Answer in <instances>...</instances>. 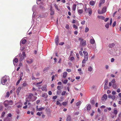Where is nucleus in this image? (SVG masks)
Returning a JSON list of instances; mask_svg holds the SVG:
<instances>
[{"instance_id": "nucleus-1", "label": "nucleus", "mask_w": 121, "mask_h": 121, "mask_svg": "<svg viewBox=\"0 0 121 121\" xmlns=\"http://www.w3.org/2000/svg\"><path fill=\"white\" fill-rule=\"evenodd\" d=\"M9 76H4L1 78V82L2 84L3 85H7L9 82Z\"/></svg>"}, {"instance_id": "nucleus-2", "label": "nucleus", "mask_w": 121, "mask_h": 121, "mask_svg": "<svg viewBox=\"0 0 121 121\" xmlns=\"http://www.w3.org/2000/svg\"><path fill=\"white\" fill-rule=\"evenodd\" d=\"M34 95L32 93H30L28 97L26 98L25 100L26 102H29L31 101Z\"/></svg>"}, {"instance_id": "nucleus-3", "label": "nucleus", "mask_w": 121, "mask_h": 121, "mask_svg": "<svg viewBox=\"0 0 121 121\" xmlns=\"http://www.w3.org/2000/svg\"><path fill=\"white\" fill-rule=\"evenodd\" d=\"M36 9V7L35 5H34L32 8V10L33 11V13L32 15V19L33 20V18L35 17V14H34V13L35 12V10Z\"/></svg>"}, {"instance_id": "nucleus-4", "label": "nucleus", "mask_w": 121, "mask_h": 121, "mask_svg": "<svg viewBox=\"0 0 121 121\" xmlns=\"http://www.w3.org/2000/svg\"><path fill=\"white\" fill-rule=\"evenodd\" d=\"M84 59L82 60V64H85L86 61H87L88 58V56H84Z\"/></svg>"}, {"instance_id": "nucleus-5", "label": "nucleus", "mask_w": 121, "mask_h": 121, "mask_svg": "<svg viewBox=\"0 0 121 121\" xmlns=\"http://www.w3.org/2000/svg\"><path fill=\"white\" fill-rule=\"evenodd\" d=\"M80 44L83 47L85 46L86 45V41L85 40H83L80 42Z\"/></svg>"}, {"instance_id": "nucleus-6", "label": "nucleus", "mask_w": 121, "mask_h": 121, "mask_svg": "<svg viewBox=\"0 0 121 121\" xmlns=\"http://www.w3.org/2000/svg\"><path fill=\"white\" fill-rule=\"evenodd\" d=\"M59 39V38H58V36H56V38L55 39V42L56 44L57 45H58V44Z\"/></svg>"}, {"instance_id": "nucleus-7", "label": "nucleus", "mask_w": 121, "mask_h": 121, "mask_svg": "<svg viewBox=\"0 0 121 121\" xmlns=\"http://www.w3.org/2000/svg\"><path fill=\"white\" fill-rule=\"evenodd\" d=\"M5 103H7L8 104L10 105H12L13 104V102L12 100H6L5 101Z\"/></svg>"}, {"instance_id": "nucleus-8", "label": "nucleus", "mask_w": 121, "mask_h": 121, "mask_svg": "<svg viewBox=\"0 0 121 121\" xmlns=\"http://www.w3.org/2000/svg\"><path fill=\"white\" fill-rule=\"evenodd\" d=\"M46 86L44 85L42 86L41 88V89L43 91H47L46 89Z\"/></svg>"}, {"instance_id": "nucleus-9", "label": "nucleus", "mask_w": 121, "mask_h": 121, "mask_svg": "<svg viewBox=\"0 0 121 121\" xmlns=\"http://www.w3.org/2000/svg\"><path fill=\"white\" fill-rule=\"evenodd\" d=\"M107 98V95L106 94H104L102 98V100H106Z\"/></svg>"}, {"instance_id": "nucleus-10", "label": "nucleus", "mask_w": 121, "mask_h": 121, "mask_svg": "<svg viewBox=\"0 0 121 121\" xmlns=\"http://www.w3.org/2000/svg\"><path fill=\"white\" fill-rule=\"evenodd\" d=\"M107 8L106 7H103L102 10V11L103 13H104L106 11Z\"/></svg>"}, {"instance_id": "nucleus-11", "label": "nucleus", "mask_w": 121, "mask_h": 121, "mask_svg": "<svg viewBox=\"0 0 121 121\" xmlns=\"http://www.w3.org/2000/svg\"><path fill=\"white\" fill-rule=\"evenodd\" d=\"M21 88L20 87H18L17 89V91H16V92L17 94V95H19V93L21 90Z\"/></svg>"}, {"instance_id": "nucleus-12", "label": "nucleus", "mask_w": 121, "mask_h": 121, "mask_svg": "<svg viewBox=\"0 0 121 121\" xmlns=\"http://www.w3.org/2000/svg\"><path fill=\"white\" fill-rule=\"evenodd\" d=\"M105 0H101L100 3L99 4V7H100L101 5L104 3L105 2Z\"/></svg>"}, {"instance_id": "nucleus-13", "label": "nucleus", "mask_w": 121, "mask_h": 121, "mask_svg": "<svg viewBox=\"0 0 121 121\" xmlns=\"http://www.w3.org/2000/svg\"><path fill=\"white\" fill-rule=\"evenodd\" d=\"M90 42L91 44H94L95 43V41L94 39L93 38L91 39L90 40Z\"/></svg>"}, {"instance_id": "nucleus-14", "label": "nucleus", "mask_w": 121, "mask_h": 121, "mask_svg": "<svg viewBox=\"0 0 121 121\" xmlns=\"http://www.w3.org/2000/svg\"><path fill=\"white\" fill-rule=\"evenodd\" d=\"M26 40L25 39H22L21 40L20 43H21V44L22 43L23 44H24L26 43Z\"/></svg>"}, {"instance_id": "nucleus-15", "label": "nucleus", "mask_w": 121, "mask_h": 121, "mask_svg": "<svg viewBox=\"0 0 121 121\" xmlns=\"http://www.w3.org/2000/svg\"><path fill=\"white\" fill-rule=\"evenodd\" d=\"M91 106L90 104L88 105L86 107V109L88 111L91 109Z\"/></svg>"}, {"instance_id": "nucleus-16", "label": "nucleus", "mask_w": 121, "mask_h": 121, "mask_svg": "<svg viewBox=\"0 0 121 121\" xmlns=\"http://www.w3.org/2000/svg\"><path fill=\"white\" fill-rule=\"evenodd\" d=\"M18 61V59L17 58H15L13 60V64L14 65H15V64H14V62L16 63H17V62Z\"/></svg>"}, {"instance_id": "nucleus-17", "label": "nucleus", "mask_w": 121, "mask_h": 121, "mask_svg": "<svg viewBox=\"0 0 121 121\" xmlns=\"http://www.w3.org/2000/svg\"><path fill=\"white\" fill-rule=\"evenodd\" d=\"M48 96V95L47 93H44L42 95V97L45 98H46Z\"/></svg>"}, {"instance_id": "nucleus-18", "label": "nucleus", "mask_w": 121, "mask_h": 121, "mask_svg": "<svg viewBox=\"0 0 121 121\" xmlns=\"http://www.w3.org/2000/svg\"><path fill=\"white\" fill-rule=\"evenodd\" d=\"M71 120V117L70 115H68L67 117V121H70Z\"/></svg>"}, {"instance_id": "nucleus-19", "label": "nucleus", "mask_w": 121, "mask_h": 121, "mask_svg": "<svg viewBox=\"0 0 121 121\" xmlns=\"http://www.w3.org/2000/svg\"><path fill=\"white\" fill-rule=\"evenodd\" d=\"M32 97V98L31 100V101H32L35 100L37 99V97L34 96V95H33Z\"/></svg>"}, {"instance_id": "nucleus-20", "label": "nucleus", "mask_w": 121, "mask_h": 121, "mask_svg": "<svg viewBox=\"0 0 121 121\" xmlns=\"http://www.w3.org/2000/svg\"><path fill=\"white\" fill-rule=\"evenodd\" d=\"M26 62L28 64H31L33 62V60L32 59H30L29 60H27Z\"/></svg>"}, {"instance_id": "nucleus-21", "label": "nucleus", "mask_w": 121, "mask_h": 121, "mask_svg": "<svg viewBox=\"0 0 121 121\" xmlns=\"http://www.w3.org/2000/svg\"><path fill=\"white\" fill-rule=\"evenodd\" d=\"M115 45V44L113 43H112L110 44H109L108 45L109 47V48H112Z\"/></svg>"}, {"instance_id": "nucleus-22", "label": "nucleus", "mask_w": 121, "mask_h": 121, "mask_svg": "<svg viewBox=\"0 0 121 121\" xmlns=\"http://www.w3.org/2000/svg\"><path fill=\"white\" fill-rule=\"evenodd\" d=\"M10 95V93L9 91H7L5 95V97H8Z\"/></svg>"}, {"instance_id": "nucleus-23", "label": "nucleus", "mask_w": 121, "mask_h": 121, "mask_svg": "<svg viewBox=\"0 0 121 121\" xmlns=\"http://www.w3.org/2000/svg\"><path fill=\"white\" fill-rule=\"evenodd\" d=\"M63 77L65 78L66 77L67 74V73L66 72H65L63 73Z\"/></svg>"}, {"instance_id": "nucleus-24", "label": "nucleus", "mask_w": 121, "mask_h": 121, "mask_svg": "<svg viewBox=\"0 0 121 121\" xmlns=\"http://www.w3.org/2000/svg\"><path fill=\"white\" fill-rule=\"evenodd\" d=\"M54 5L56 9L58 11H60V9L58 8V6L57 5L55 4H54Z\"/></svg>"}, {"instance_id": "nucleus-25", "label": "nucleus", "mask_w": 121, "mask_h": 121, "mask_svg": "<svg viewBox=\"0 0 121 121\" xmlns=\"http://www.w3.org/2000/svg\"><path fill=\"white\" fill-rule=\"evenodd\" d=\"M78 13L79 14H82L83 12V10L82 9H78Z\"/></svg>"}, {"instance_id": "nucleus-26", "label": "nucleus", "mask_w": 121, "mask_h": 121, "mask_svg": "<svg viewBox=\"0 0 121 121\" xmlns=\"http://www.w3.org/2000/svg\"><path fill=\"white\" fill-rule=\"evenodd\" d=\"M50 15H53L54 14V10H50Z\"/></svg>"}, {"instance_id": "nucleus-27", "label": "nucleus", "mask_w": 121, "mask_h": 121, "mask_svg": "<svg viewBox=\"0 0 121 121\" xmlns=\"http://www.w3.org/2000/svg\"><path fill=\"white\" fill-rule=\"evenodd\" d=\"M83 53L84 54V56H88V53L87 52L83 51Z\"/></svg>"}, {"instance_id": "nucleus-28", "label": "nucleus", "mask_w": 121, "mask_h": 121, "mask_svg": "<svg viewBox=\"0 0 121 121\" xmlns=\"http://www.w3.org/2000/svg\"><path fill=\"white\" fill-rule=\"evenodd\" d=\"M26 56V55L25 52H23L21 56L22 57H24V58L25 56Z\"/></svg>"}, {"instance_id": "nucleus-29", "label": "nucleus", "mask_w": 121, "mask_h": 121, "mask_svg": "<svg viewBox=\"0 0 121 121\" xmlns=\"http://www.w3.org/2000/svg\"><path fill=\"white\" fill-rule=\"evenodd\" d=\"M112 86L114 89H116L117 88V85L115 84H113Z\"/></svg>"}, {"instance_id": "nucleus-30", "label": "nucleus", "mask_w": 121, "mask_h": 121, "mask_svg": "<svg viewBox=\"0 0 121 121\" xmlns=\"http://www.w3.org/2000/svg\"><path fill=\"white\" fill-rule=\"evenodd\" d=\"M95 4V2L94 1H91L90 3V4L92 6H93Z\"/></svg>"}, {"instance_id": "nucleus-31", "label": "nucleus", "mask_w": 121, "mask_h": 121, "mask_svg": "<svg viewBox=\"0 0 121 121\" xmlns=\"http://www.w3.org/2000/svg\"><path fill=\"white\" fill-rule=\"evenodd\" d=\"M76 5L75 4H74L73 6V11H75L76 9Z\"/></svg>"}, {"instance_id": "nucleus-32", "label": "nucleus", "mask_w": 121, "mask_h": 121, "mask_svg": "<svg viewBox=\"0 0 121 121\" xmlns=\"http://www.w3.org/2000/svg\"><path fill=\"white\" fill-rule=\"evenodd\" d=\"M44 6H45V5L44 4H41L40 5V8L41 9H43Z\"/></svg>"}, {"instance_id": "nucleus-33", "label": "nucleus", "mask_w": 121, "mask_h": 121, "mask_svg": "<svg viewBox=\"0 0 121 121\" xmlns=\"http://www.w3.org/2000/svg\"><path fill=\"white\" fill-rule=\"evenodd\" d=\"M2 103H0V111H2L3 107L2 106Z\"/></svg>"}, {"instance_id": "nucleus-34", "label": "nucleus", "mask_w": 121, "mask_h": 121, "mask_svg": "<svg viewBox=\"0 0 121 121\" xmlns=\"http://www.w3.org/2000/svg\"><path fill=\"white\" fill-rule=\"evenodd\" d=\"M93 68L92 67L90 66L88 67V71L90 72H91L92 71Z\"/></svg>"}, {"instance_id": "nucleus-35", "label": "nucleus", "mask_w": 121, "mask_h": 121, "mask_svg": "<svg viewBox=\"0 0 121 121\" xmlns=\"http://www.w3.org/2000/svg\"><path fill=\"white\" fill-rule=\"evenodd\" d=\"M20 44L21 46L20 49L22 51L25 49V48L24 47H22V45H21V43H20Z\"/></svg>"}, {"instance_id": "nucleus-36", "label": "nucleus", "mask_w": 121, "mask_h": 121, "mask_svg": "<svg viewBox=\"0 0 121 121\" xmlns=\"http://www.w3.org/2000/svg\"><path fill=\"white\" fill-rule=\"evenodd\" d=\"M108 83H105L104 86V89L105 90H106L108 88L107 85Z\"/></svg>"}, {"instance_id": "nucleus-37", "label": "nucleus", "mask_w": 121, "mask_h": 121, "mask_svg": "<svg viewBox=\"0 0 121 121\" xmlns=\"http://www.w3.org/2000/svg\"><path fill=\"white\" fill-rule=\"evenodd\" d=\"M81 101H79L78 102L76 103V105L77 106H78L80 104Z\"/></svg>"}, {"instance_id": "nucleus-38", "label": "nucleus", "mask_w": 121, "mask_h": 121, "mask_svg": "<svg viewBox=\"0 0 121 121\" xmlns=\"http://www.w3.org/2000/svg\"><path fill=\"white\" fill-rule=\"evenodd\" d=\"M56 104L57 105H59V106L60 107L61 106V104L58 101H57L56 102Z\"/></svg>"}, {"instance_id": "nucleus-39", "label": "nucleus", "mask_w": 121, "mask_h": 121, "mask_svg": "<svg viewBox=\"0 0 121 121\" xmlns=\"http://www.w3.org/2000/svg\"><path fill=\"white\" fill-rule=\"evenodd\" d=\"M90 102L91 104H95V102L94 100L91 99L90 101Z\"/></svg>"}, {"instance_id": "nucleus-40", "label": "nucleus", "mask_w": 121, "mask_h": 121, "mask_svg": "<svg viewBox=\"0 0 121 121\" xmlns=\"http://www.w3.org/2000/svg\"><path fill=\"white\" fill-rule=\"evenodd\" d=\"M57 94V95H59L61 93V90H58L56 92Z\"/></svg>"}, {"instance_id": "nucleus-41", "label": "nucleus", "mask_w": 121, "mask_h": 121, "mask_svg": "<svg viewBox=\"0 0 121 121\" xmlns=\"http://www.w3.org/2000/svg\"><path fill=\"white\" fill-rule=\"evenodd\" d=\"M87 10L89 11V13L90 15L92 14V11L90 9H88Z\"/></svg>"}, {"instance_id": "nucleus-42", "label": "nucleus", "mask_w": 121, "mask_h": 121, "mask_svg": "<svg viewBox=\"0 0 121 121\" xmlns=\"http://www.w3.org/2000/svg\"><path fill=\"white\" fill-rule=\"evenodd\" d=\"M70 60L72 61H73L74 60V58L73 57H72L70 58Z\"/></svg>"}, {"instance_id": "nucleus-43", "label": "nucleus", "mask_w": 121, "mask_h": 121, "mask_svg": "<svg viewBox=\"0 0 121 121\" xmlns=\"http://www.w3.org/2000/svg\"><path fill=\"white\" fill-rule=\"evenodd\" d=\"M89 30V29L88 28V27H86V28H85V32L86 33L87 32H88V31Z\"/></svg>"}, {"instance_id": "nucleus-44", "label": "nucleus", "mask_w": 121, "mask_h": 121, "mask_svg": "<svg viewBox=\"0 0 121 121\" xmlns=\"http://www.w3.org/2000/svg\"><path fill=\"white\" fill-rule=\"evenodd\" d=\"M109 24L108 23L107 24L105 25V26L107 28H109Z\"/></svg>"}, {"instance_id": "nucleus-45", "label": "nucleus", "mask_w": 121, "mask_h": 121, "mask_svg": "<svg viewBox=\"0 0 121 121\" xmlns=\"http://www.w3.org/2000/svg\"><path fill=\"white\" fill-rule=\"evenodd\" d=\"M4 121H10L9 119L7 117L4 119Z\"/></svg>"}, {"instance_id": "nucleus-46", "label": "nucleus", "mask_w": 121, "mask_h": 121, "mask_svg": "<svg viewBox=\"0 0 121 121\" xmlns=\"http://www.w3.org/2000/svg\"><path fill=\"white\" fill-rule=\"evenodd\" d=\"M73 27L74 28L76 29H78V27L77 26L73 24Z\"/></svg>"}, {"instance_id": "nucleus-47", "label": "nucleus", "mask_w": 121, "mask_h": 121, "mask_svg": "<svg viewBox=\"0 0 121 121\" xmlns=\"http://www.w3.org/2000/svg\"><path fill=\"white\" fill-rule=\"evenodd\" d=\"M42 112H38L36 114L37 115H39V116H40L41 115V114H42Z\"/></svg>"}, {"instance_id": "nucleus-48", "label": "nucleus", "mask_w": 121, "mask_h": 121, "mask_svg": "<svg viewBox=\"0 0 121 121\" xmlns=\"http://www.w3.org/2000/svg\"><path fill=\"white\" fill-rule=\"evenodd\" d=\"M114 113L115 115H117V112H118V111H117V110H114Z\"/></svg>"}, {"instance_id": "nucleus-49", "label": "nucleus", "mask_w": 121, "mask_h": 121, "mask_svg": "<svg viewBox=\"0 0 121 121\" xmlns=\"http://www.w3.org/2000/svg\"><path fill=\"white\" fill-rule=\"evenodd\" d=\"M98 13L99 14H102L103 13L102 11H101V12L100 9L98 10Z\"/></svg>"}, {"instance_id": "nucleus-50", "label": "nucleus", "mask_w": 121, "mask_h": 121, "mask_svg": "<svg viewBox=\"0 0 121 121\" xmlns=\"http://www.w3.org/2000/svg\"><path fill=\"white\" fill-rule=\"evenodd\" d=\"M67 103L66 102H64L62 103V104L64 106H65L66 105Z\"/></svg>"}, {"instance_id": "nucleus-51", "label": "nucleus", "mask_w": 121, "mask_h": 121, "mask_svg": "<svg viewBox=\"0 0 121 121\" xmlns=\"http://www.w3.org/2000/svg\"><path fill=\"white\" fill-rule=\"evenodd\" d=\"M65 27L67 29H69V25L67 24L66 25Z\"/></svg>"}, {"instance_id": "nucleus-52", "label": "nucleus", "mask_w": 121, "mask_h": 121, "mask_svg": "<svg viewBox=\"0 0 121 121\" xmlns=\"http://www.w3.org/2000/svg\"><path fill=\"white\" fill-rule=\"evenodd\" d=\"M44 109V108L42 107L41 108H39L38 109V111H41L43 109Z\"/></svg>"}, {"instance_id": "nucleus-53", "label": "nucleus", "mask_w": 121, "mask_h": 121, "mask_svg": "<svg viewBox=\"0 0 121 121\" xmlns=\"http://www.w3.org/2000/svg\"><path fill=\"white\" fill-rule=\"evenodd\" d=\"M95 113V112L94 111L92 110V113L91 114V116L92 117L93 116L94 114Z\"/></svg>"}, {"instance_id": "nucleus-54", "label": "nucleus", "mask_w": 121, "mask_h": 121, "mask_svg": "<svg viewBox=\"0 0 121 121\" xmlns=\"http://www.w3.org/2000/svg\"><path fill=\"white\" fill-rule=\"evenodd\" d=\"M85 20H83V21H82V22H81V23L82 25H83L85 24Z\"/></svg>"}, {"instance_id": "nucleus-55", "label": "nucleus", "mask_w": 121, "mask_h": 121, "mask_svg": "<svg viewBox=\"0 0 121 121\" xmlns=\"http://www.w3.org/2000/svg\"><path fill=\"white\" fill-rule=\"evenodd\" d=\"M65 93H66V91H63L62 92V94H61V95H65Z\"/></svg>"}, {"instance_id": "nucleus-56", "label": "nucleus", "mask_w": 121, "mask_h": 121, "mask_svg": "<svg viewBox=\"0 0 121 121\" xmlns=\"http://www.w3.org/2000/svg\"><path fill=\"white\" fill-rule=\"evenodd\" d=\"M24 59V57H20V61H22Z\"/></svg>"}, {"instance_id": "nucleus-57", "label": "nucleus", "mask_w": 121, "mask_h": 121, "mask_svg": "<svg viewBox=\"0 0 121 121\" xmlns=\"http://www.w3.org/2000/svg\"><path fill=\"white\" fill-rule=\"evenodd\" d=\"M5 114V112H3L1 114V116L3 117L4 116V115Z\"/></svg>"}, {"instance_id": "nucleus-58", "label": "nucleus", "mask_w": 121, "mask_h": 121, "mask_svg": "<svg viewBox=\"0 0 121 121\" xmlns=\"http://www.w3.org/2000/svg\"><path fill=\"white\" fill-rule=\"evenodd\" d=\"M16 112L17 114H18L19 113V110L18 109H17L16 110Z\"/></svg>"}, {"instance_id": "nucleus-59", "label": "nucleus", "mask_w": 121, "mask_h": 121, "mask_svg": "<svg viewBox=\"0 0 121 121\" xmlns=\"http://www.w3.org/2000/svg\"><path fill=\"white\" fill-rule=\"evenodd\" d=\"M115 80L114 79H113L111 81V82L113 83H114L115 82Z\"/></svg>"}, {"instance_id": "nucleus-60", "label": "nucleus", "mask_w": 121, "mask_h": 121, "mask_svg": "<svg viewBox=\"0 0 121 121\" xmlns=\"http://www.w3.org/2000/svg\"><path fill=\"white\" fill-rule=\"evenodd\" d=\"M4 104L5 106L6 107H7L8 106V105H9L8 103H5H5H4Z\"/></svg>"}, {"instance_id": "nucleus-61", "label": "nucleus", "mask_w": 121, "mask_h": 121, "mask_svg": "<svg viewBox=\"0 0 121 121\" xmlns=\"http://www.w3.org/2000/svg\"><path fill=\"white\" fill-rule=\"evenodd\" d=\"M114 61V59L113 58H112L111 59V62H113Z\"/></svg>"}, {"instance_id": "nucleus-62", "label": "nucleus", "mask_w": 121, "mask_h": 121, "mask_svg": "<svg viewBox=\"0 0 121 121\" xmlns=\"http://www.w3.org/2000/svg\"><path fill=\"white\" fill-rule=\"evenodd\" d=\"M67 81H67V80H64V81L63 82V83L64 84H66L67 82Z\"/></svg>"}, {"instance_id": "nucleus-63", "label": "nucleus", "mask_w": 121, "mask_h": 121, "mask_svg": "<svg viewBox=\"0 0 121 121\" xmlns=\"http://www.w3.org/2000/svg\"><path fill=\"white\" fill-rule=\"evenodd\" d=\"M115 98L116 97L114 95H113L112 96L111 99L113 100H114L115 99Z\"/></svg>"}, {"instance_id": "nucleus-64", "label": "nucleus", "mask_w": 121, "mask_h": 121, "mask_svg": "<svg viewBox=\"0 0 121 121\" xmlns=\"http://www.w3.org/2000/svg\"><path fill=\"white\" fill-rule=\"evenodd\" d=\"M7 116L9 117H10L12 116V115L10 113H9L7 114Z\"/></svg>"}]
</instances>
